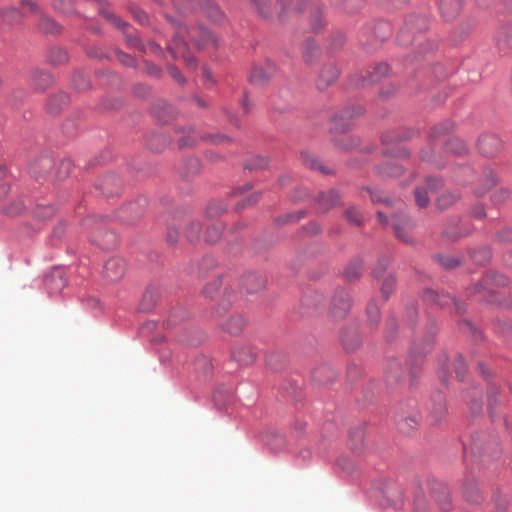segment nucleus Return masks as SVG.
Returning <instances> with one entry per match:
<instances>
[{"instance_id":"nucleus-29","label":"nucleus","mask_w":512,"mask_h":512,"mask_svg":"<svg viewBox=\"0 0 512 512\" xmlns=\"http://www.w3.org/2000/svg\"><path fill=\"white\" fill-rule=\"evenodd\" d=\"M246 321L242 315L234 314L223 324V329L230 334H239L245 327Z\"/></svg>"},{"instance_id":"nucleus-18","label":"nucleus","mask_w":512,"mask_h":512,"mask_svg":"<svg viewBox=\"0 0 512 512\" xmlns=\"http://www.w3.org/2000/svg\"><path fill=\"white\" fill-rule=\"evenodd\" d=\"M419 415L414 412L412 415H406L404 412L399 414L396 419L398 430L401 433L409 434L419 425Z\"/></svg>"},{"instance_id":"nucleus-28","label":"nucleus","mask_w":512,"mask_h":512,"mask_svg":"<svg viewBox=\"0 0 512 512\" xmlns=\"http://www.w3.org/2000/svg\"><path fill=\"white\" fill-rule=\"evenodd\" d=\"M232 357L241 365H249L254 362L256 353L251 347L243 346L236 348L232 353Z\"/></svg>"},{"instance_id":"nucleus-38","label":"nucleus","mask_w":512,"mask_h":512,"mask_svg":"<svg viewBox=\"0 0 512 512\" xmlns=\"http://www.w3.org/2000/svg\"><path fill=\"white\" fill-rule=\"evenodd\" d=\"M32 83L38 90H44L52 83V77L50 74L36 71L32 76Z\"/></svg>"},{"instance_id":"nucleus-25","label":"nucleus","mask_w":512,"mask_h":512,"mask_svg":"<svg viewBox=\"0 0 512 512\" xmlns=\"http://www.w3.org/2000/svg\"><path fill=\"white\" fill-rule=\"evenodd\" d=\"M454 123L450 120H445L433 126L430 130L429 139L432 143L441 140L442 137L453 131Z\"/></svg>"},{"instance_id":"nucleus-57","label":"nucleus","mask_w":512,"mask_h":512,"mask_svg":"<svg viewBox=\"0 0 512 512\" xmlns=\"http://www.w3.org/2000/svg\"><path fill=\"white\" fill-rule=\"evenodd\" d=\"M349 437L351 441V449L358 451L363 445V431L361 429L352 431L350 432Z\"/></svg>"},{"instance_id":"nucleus-59","label":"nucleus","mask_w":512,"mask_h":512,"mask_svg":"<svg viewBox=\"0 0 512 512\" xmlns=\"http://www.w3.org/2000/svg\"><path fill=\"white\" fill-rule=\"evenodd\" d=\"M368 322L371 326H377L379 321V308L374 303H369L367 306Z\"/></svg>"},{"instance_id":"nucleus-36","label":"nucleus","mask_w":512,"mask_h":512,"mask_svg":"<svg viewBox=\"0 0 512 512\" xmlns=\"http://www.w3.org/2000/svg\"><path fill=\"white\" fill-rule=\"evenodd\" d=\"M446 148L455 155H464L468 152L466 143L458 137H452L446 142Z\"/></svg>"},{"instance_id":"nucleus-19","label":"nucleus","mask_w":512,"mask_h":512,"mask_svg":"<svg viewBox=\"0 0 512 512\" xmlns=\"http://www.w3.org/2000/svg\"><path fill=\"white\" fill-rule=\"evenodd\" d=\"M496 45L504 54L512 50V24L500 28L496 36Z\"/></svg>"},{"instance_id":"nucleus-34","label":"nucleus","mask_w":512,"mask_h":512,"mask_svg":"<svg viewBox=\"0 0 512 512\" xmlns=\"http://www.w3.org/2000/svg\"><path fill=\"white\" fill-rule=\"evenodd\" d=\"M264 442L274 451H279L285 447L286 440L282 434L277 431H271L266 434Z\"/></svg>"},{"instance_id":"nucleus-15","label":"nucleus","mask_w":512,"mask_h":512,"mask_svg":"<svg viewBox=\"0 0 512 512\" xmlns=\"http://www.w3.org/2000/svg\"><path fill=\"white\" fill-rule=\"evenodd\" d=\"M404 376V370L397 359L388 360L385 368V381L387 385L394 386L400 382Z\"/></svg>"},{"instance_id":"nucleus-13","label":"nucleus","mask_w":512,"mask_h":512,"mask_svg":"<svg viewBox=\"0 0 512 512\" xmlns=\"http://www.w3.org/2000/svg\"><path fill=\"white\" fill-rule=\"evenodd\" d=\"M146 205V199L139 198L137 201L128 204L122 209L120 217L125 221L134 222L143 215Z\"/></svg>"},{"instance_id":"nucleus-2","label":"nucleus","mask_w":512,"mask_h":512,"mask_svg":"<svg viewBox=\"0 0 512 512\" xmlns=\"http://www.w3.org/2000/svg\"><path fill=\"white\" fill-rule=\"evenodd\" d=\"M351 298L342 288L336 289L330 304V313L335 319H343L351 308Z\"/></svg>"},{"instance_id":"nucleus-11","label":"nucleus","mask_w":512,"mask_h":512,"mask_svg":"<svg viewBox=\"0 0 512 512\" xmlns=\"http://www.w3.org/2000/svg\"><path fill=\"white\" fill-rule=\"evenodd\" d=\"M92 241L102 249H113L117 246V236L114 232L98 228L92 234Z\"/></svg>"},{"instance_id":"nucleus-60","label":"nucleus","mask_w":512,"mask_h":512,"mask_svg":"<svg viewBox=\"0 0 512 512\" xmlns=\"http://www.w3.org/2000/svg\"><path fill=\"white\" fill-rule=\"evenodd\" d=\"M365 5V0H342L343 9L348 13H353Z\"/></svg>"},{"instance_id":"nucleus-40","label":"nucleus","mask_w":512,"mask_h":512,"mask_svg":"<svg viewBox=\"0 0 512 512\" xmlns=\"http://www.w3.org/2000/svg\"><path fill=\"white\" fill-rule=\"evenodd\" d=\"M65 283V279L59 273L52 274L45 280V285L51 292L60 291L65 286Z\"/></svg>"},{"instance_id":"nucleus-44","label":"nucleus","mask_w":512,"mask_h":512,"mask_svg":"<svg viewBox=\"0 0 512 512\" xmlns=\"http://www.w3.org/2000/svg\"><path fill=\"white\" fill-rule=\"evenodd\" d=\"M362 271V262L361 261H354L350 263L344 270V277L349 280L353 281L357 279Z\"/></svg>"},{"instance_id":"nucleus-5","label":"nucleus","mask_w":512,"mask_h":512,"mask_svg":"<svg viewBox=\"0 0 512 512\" xmlns=\"http://www.w3.org/2000/svg\"><path fill=\"white\" fill-rule=\"evenodd\" d=\"M126 272V263L121 258L109 259L103 269V276L108 282L120 281Z\"/></svg>"},{"instance_id":"nucleus-51","label":"nucleus","mask_w":512,"mask_h":512,"mask_svg":"<svg viewBox=\"0 0 512 512\" xmlns=\"http://www.w3.org/2000/svg\"><path fill=\"white\" fill-rule=\"evenodd\" d=\"M54 214L55 208L51 205H38L34 210V215L41 220L50 219Z\"/></svg>"},{"instance_id":"nucleus-6","label":"nucleus","mask_w":512,"mask_h":512,"mask_svg":"<svg viewBox=\"0 0 512 512\" xmlns=\"http://www.w3.org/2000/svg\"><path fill=\"white\" fill-rule=\"evenodd\" d=\"M442 185L439 179L429 178L425 186H420L415 189V201L420 208L428 206L430 199L429 195L435 193Z\"/></svg>"},{"instance_id":"nucleus-8","label":"nucleus","mask_w":512,"mask_h":512,"mask_svg":"<svg viewBox=\"0 0 512 512\" xmlns=\"http://www.w3.org/2000/svg\"><path fill=\"white\" fill-rule=\"evenodd\" d=\"M275 74V66L271 62L255 66L250 75V81L255 85L267 83Z\"/></svg>"},{"instance_id":"nucleus-58","label":"nucleus","mask_w":512,"mask_h":512,"mask_svg":"<svg viewBox=\"0 0 512 512\" xmlns=\"http://www.w3.org/2000/svg\"><path fill=\"white\" fill-rule=\"evenodd\" d=\"M40 28L45 33H57L60 31L59 25L48 17L41 18Z\"/></svg>"},{"instance_id":"nucleus-31","label":"nucleus","mask_w":512,"mask_h":512,"mask_svg":"<svg viewBox=\"0 0 512 512\" xmlns=\"http://www.w3.org/2000/svg\"><path fill=\"white\" fill-rule=\"evenodd\" d=\"M265 283V279L257 274H249L242 280L243 287L249 293H253L264 288Z\"/></svg>"},{"instance_id":"nucleus-64","label":"nucleus","mask_w":512,"mask_h":512,"mask_svg":"<svg viewBox=\"0 0 512 512\" xmlns=\"http://www.w3.org/2000/svg\"><path fill=\"white\" fill-rule=\"evenodd\" d=\"M185 176H191L196 174L200 169V162L196 158H189L185 161Z\"/></svg>"},{"instance_id":"nucleus-10","label":"nucleus","mask_w":512,"mask_h":512,"mask_svg":"<svg viewBox=\"0 0 512 512\" xmlns=\"http://www.w3.org/2000/svg\"><path fill=\"white\" fill-rule=\"evenodd\" d=\"M393 228L395 231V235L399 240L405 243H412V236L410 235L412 224L411 221L406 216H394Z\"/></svg>"},{"instance_id":"nucleus-46","label":"nucleus","mask_w":512,"mask_h":512,"mask_svg":"<svg viewBox=\"0 0 512 512\" xmlns=\"http://www.w3.org/2000/svg\"><path fill=\"white\" fill-rule=\"evenodd\" d=\"M471 259L479 265L486 264L491 258V251L488 248H480L471 252Z\"/></svg>"},{"instance_id":"nucleus-20","label":"nucleus","mask_w":512,"mask_h":512,"mask_svg":"<svg viewBox=\"0 0 512 512\" xmlns=\"http://www.w3.org/2000/svg\"><path fill=\"white\" fill-rule=\"evenodd\" d=\"M106 17L117 27L119 28H123V29H126L125 30V34H126V41L128 43V45L132 48H135V49H138L140 51H143L144 50V46L142 44V42L139 40V38L136 36V35H132L131 33V29L129 28V26L126 24V23H123L117 16L115 15H112V14H107Z\"/></svg>"},{"instance_id":"nucleus-35","label":"nucleus","mask_w":512,"mask_h":512,"mask_svg":"<svg viewBox=\"0 0 512 512\" xmlns=\"http://www.w3.org/2000/svg\"><path fill=\"white\" fill-rule=\"evenodd\" d=\"M377 172L385 177H398L402 174L403 169L400 165L387 161L377 167Z\"/></svg>"},{"instance_id":"nucleus-24","label":"nucleus","mask_w":512,"mask_h":512,"mask_svg":"<svg viewBox=\"0 0 512 512\" xmlns=\"http://www.w3.org/2000/svg\"><path fill=\"white\" fill-rule=\"evenodd\" d=\"M439 9L446 20H452L460 12L461 0H440Z\"/></svg>"},{"instance_id":"nucleus-4","label":"nucleus","mask_w":512,"mask_h":512,"mask_svg":"<svg viewBox=\"0 0 512 512\" xmlns=\"http://www.w3.org/2000/svg\"><path fill=\"white\" fill-rule=\"evenodd\" d=\"M479 152L487 157L498 155L503 149V141L496 134H483L478 139Z\"/></svg>"},{"instance_id":"nucleus-26","label":"nucleus","mask_w":512,"mask_h":512,"mask_svg":"<svg viewBox=\"0 0 512 512\" xmlns=\"http://www.w3.org/2000/svg\"><path fill=\"white\" fill-rule=\"evenodd\" d=\"M424 300L429 303L437 304L438 306L445 307L450 304H455V299L449 294H438L434 290H426L424 292Z\"/></svg>"},{"instance_id":"nucleus-37","label":"nucleus","mask_w":512,"mask_h":512,"mask_svg":"<svg viewBox=\"0 0 512 512\" xmlns=\"http://www.w3.org/2000/svg\"><path fill=\"white\" fill-rule=\"evenodd\" d=\"M338 466L340 469L350 476H356L358 474V465L354 459L348 456H342L338 459Z\"/></svg>"},{"instance_id":"nucleus-49","label":"nucleus","mask_w":512,"mask_h":512,"mask_svg":"<svg viewBox=\"0 0 512 512\" xmlns=\"http://www.w3.org/2000/svg\"><path fill=\"white\" fill-rule=\"evenodd\" d=\"M200 230H201V226L198 222H195V221H191L189 222V224L186 226V229H185V232H184V235L186 237V239L190 242H194L196 240L199 239V236H200Z\"/></svg>"},{"instance_id":"nucleus-48","label":"nucleus","mask_w":512,"mask_h":512,"mask_svg":"<svg viewBox=\"0 0 512 512\" xmlns=\"http://www.w3.org/2000/svg\"><path fill=\"white\" fill-rule=\"evenodd\" d=\"M268 165V160L265 157L262 156H254L249 158L245 162V168L248 170H261L266 168Z\"/></svg>"},{"instance_id":"nucleus-43","label":"nucleus","mask_w":512,"mask_h":512,"mask_svg":"<svg viewBox=\"0 0 512 512\" xmlns=\"http://www.w3.org/2000/svg\"><path fill=\"white\" fill-rule=\"evenodd\" d=\"M464 496L467 501L479 504L482 502V494L478 486L476 485H469L464 490Z\"/></svg>"},{"instance_id":"nucleus-45","label":"nucleus","mask_w":512,"mask_h":512,"mask_svg":"<svg viewBox=\"0 0 512 512\" xmlns=\"http://www.w3.org/2000/svg\"><path fill=\"white\" fill-rule=\"evenodd\" d=\"M48 60L55 65L63 64L68 61L67 52L61 48H52L48 55Z\"/></svg>"},{"instance_id":"nucleus-22","label":"nucleus","mask_w":512,"mask_h":512,"mask_svg":"<svg viewBox=\"0 0 512 512\" xmlns=\"http://www.w3.org/2000/svg\"><path fill=\"white\" fill-rule=\"evenodd\" d=\"M170 138L163 133H152L146 140L148 149L153 152H162L170 144Z\"/></svg>"},{"instance_id":"nucleus-14","label":"nucleus","mask_w":512,"mask_h":512,"mask_svg":"<svg viewBox=\"0 0 512 512\" xmlns=\"http://www.w3.org/2000/svg\"><path fill=\"white\" fill-rule=\"evenodd\" d=\"M191 33V38L199 49H206L209 47H216L217 41L215 36L206 28L194 29Z\"/></svg>"},{"instance_id":"nucleus-42","label":"nucleus","mask_w":512,"mask_h":512,"mask_svg":"<svg viewBox=\"0 0 512 512\" xmlns=\"http://www.w3.org/2000/svg\"><path fill=\"white\" fill-rule=\"evenodd\" d=\"M253 9L262 17L271 16V2L269 0H252Z\"/></svg>"},{"instance_id":"nucleus-3","label":"nucleus","mask_w":512,"mask_h":512,"mask_svg":"<svg viewBox=\"0 0 512 512\" xmlns=\"http://www.w3.org/2000/svg\"><path fill=\"white\" fill-rule=\"evenodd\" d=\"M363 113L364 109L362 106L359 105L347 108L334 116V118L332 119L331 129L334 130L335 132L344 133L348 131L350 128L349 120L356 116H360Z\"/></svg>"},{"instance_id":"nucleus-62","label":"nucleus","mask_w":512,"mask_h":512,"mask_svg":"<svg viewBox=\"0 0 512 512\" xmlns=\"http://www.w3.org/2000/svg\"><path fill=\"white\" fill-rule=\"evenodd\" d=\"M396 280L393 276L389 275L383 280V283L381 285V292L382 295L385 298H388V296L393 292L395 288Z\"/></svg>"},{"instance_id":"nucleus-17","label":"nucleus","mask_w":512,"mask_h":512,"mask_svg":"<svg viewBox=\"0 0 512 512\" xmlns=\"http://www.w3.org/2000/svg\"><path fill=\"white\" fill-rule=\"evenodd\" d=\"M53 165L54 161L50 156H42L31 164L30 171L35 177L45 178L50 175Z\"/></svg>"},{"instance_id":"nucleus-55","label":"nucleus","mask_w":512,"mask_h":512,"mask_svg":"<svg viewBox=\"0 0 512 512\" xmlns=\"http://www.w3.org/2000/svg\"><path fill=\"white\" fill-rule=\"evenodd\" d=\"M489 512H507V499L497 495L492 499Z\"/></svg>"},{"instance_id":"nucleus-50","label":"nucleus","mask_w":512,"mask_h":512,"mask_svg":"<svg viewBox=\"0 0 512 512\" xmlns=\"http://www.w3.org/2000/svg\"><path fill=\"white\" fill-rule=\"evenodd\" d=\"M385 154L396 159H403L409 157V151L402 145L396 144L385 149Z\"/></svg>"},{"instance_id":"nucleus-16","label":"nucleus","mask_w":512,"mask_h":512,"mask_svg":"<svg viewBox=\"0 0 512 512\" xmlns=\"http://www.w3.org/2000/svg\"><path fill=\"white\" fill-rule=\"evenodd\" d=\"M120 178L114 174H108L102 177L98 182V188L106 196L117 194L121 188Z\"/></svg>"},{"instance_id":"nucleus-33","label":"nucleus","mask_w":512,"mask_h":512,"mask_svg":"<svg viewBox=\"0 0 512 512\" xmlns=\"http://www.w3.org/2000/svg\"><path fill=\"white\" fill-rule=\"evenodd\" d=\"M69 102V97L65 93H59L49 99L47 109L51 114H57Z\"/></svg>"},{"instance_id":"nucleus-56","label":"nucleus","mask_w":512,"mask_h":512,"mask_svg":"<svg viewBox=\"0 0 512 512\" xmlns=\"http://www.w3.org/2000/svg\"><path fill=\"white\" fill-rule=\"evenodd\" d=\"M221 235H222L221 228L213 225V226H210L207 228V230L205 232V240H206V242L213 244L221 238Z\"/></svg>"},{"instance_id":"nucleus-52","label":"nucleus","mask_w":512,"mask_h":512,"mask_svg":"<svg viewBox=\"0 0 512 512\" xmlns=\"http://www.w3.org/2000/svg\"><path fill=\"white\" fill-rule=\"evenodd\" d=\"M389 65L386 63H380L373 68V72L370 73V83L377 82L382 77L388 75Z\"/></svg>"},{"instance_id":"nucleus-41","label":"nucleus","mask_w":512,"mask_h":512,"mask_svg":"<svg viewBox=\"0 0 512 512\" xmlns=\"http://www.w3.org/2000/svg\"><path fill=\"white\" fill-rule=\"evenodd\" d=\"M72 169V163L69 159L61 160L55 170V175L53 178L58 181H62L66 179Z\"/></svg>"},{"instance_id":"nucleus-47","label":"nucleus","mask_w":512,"mask_h":512,"mask_svg":"<svg viewBox=\"0 0 512 512\" xmlns=\"http://www.w3.org/2000/svg\"><path fill=\"white\" fill-rule=\"evenodd\" d=\"M459 195L452 192H444L436 200L437 206L440 209H446L457 201Z\"/></svg>"},{"instance_id":"nucleus-39","label":"nucleus","mask_w":512,"mask_h":512,"mask_svg":"<svg viewBox=\"0 0 512 512\" xmlns=\"http://www.w3.org/2000/svg\"><path fill=\"white\" fill-rule=\"evenodd\" d=\"M484 176V184L483 188H479L475 191L477 196H481L485 194L488 190H490L496 184L495 173L492 169L487 168L483 171Z\"/></svg>"},{"instance_id":"nucleus-54","label":"nucleus","mask_w":512,"mask_h":512,"mask_svg":"<svg viewBox=\"0 0 512 512\" xmlns=\"http://www.w3.org/2000/svg\"><path fill=\"white\" fill-rule=\"evenodd\" d=\"M3 21L8 24L18 23L22 18V13L15 8H10L2 13Z\"/></svg>"},{"instance_id":"nucleus-32","label":"nucleus","mask_w":512,"mask_h":512,"mask_svg":"<svg viewBox=\"0 0 512 512\" xmlns=\"http://www.w3.org/2000/svg\"><path fill=\"white\" fill-rule=\"evenodd\" d=\"M301 159L303 161V164L310 169L319 170L321 173L326 175L332 173V171L329 168L325 167L316 156L309 152H303L301 154Z\"/></svg>"},{"instance_id":"nucleus-9","label":"nucleus","mask_w":512,"mask_h":512,"mask_svg":"<svg viewBox=\"0 0 512 512\" xmlns=\"http://www.w3.org/2000/svg\"><path fill=\"white\" fill-rule=\"evenodd\" d=\"M339 76V69L334 64H327L321 69L318 78L316 79V86L319 90H325L332 85Z\"/></svg>"},{"instance_id":"nucleus-61","label":"nucleus","mask_w":512,"mask_h":512,"mask_svg":"<svg viewBox=\"0 0 512 512\" xmlns=\"http://www.w3.org/2000/svg\"><path fill=\"white\" fill-rule=\"evenodd\" d=\"M24 209V204L21 200H15L10 203L9 206L3 209V212L9 216H15L20 214Z\"/></svg>"},{"instance_id":"nucleus-30","label":"nucleus","mask_w":512,"mask_h":512,"mask_svg":"<svg viewBox=\"0 0 512 512\" xmlns=\"http://www.w3.org/2000/svg\"><path fill=\"white\" fill-rule=\"evenodd\" d=\"M280 7L278 13L279 19L284 22L292 15H296L300 11V7L294 4V0H277Z\"/></svg>"},{"instance_id":"nucleus-23","label":"nucleus","mask_w":512,"mask_h":512,"mask_svg":"<svg viewBox=\"0 0 512 512\" xmlns=\"http://www.w3.org/2000/svg\"><path fill=\"white\" fill-rule=\"evenodd\" d=\"M447 410L445 405L444 397L441 395L437 396V399L433 402L430 413L429 420L431 424H437L446 416Z\"/></svg>"},{"instance_id":"nucleus-12","label":"nucleus","mask_w":512,"mask_h":512,"mask_svg":"<svg viewBox=\"0 0 512 512\" xmlns=\"http://www.w3.org/2000/svg\"><path fill=\"white\" fill-rule=\"evenodd\" d=\"M383 496L395 507L401 506L404 501L403 488L392 481H387L382 488Z\"/></svg>"},{"instance_id":"nucleus-53","label":"nucleus","mask_w":512,"mask_h":512,"mask_svg":"<svg viewBox=\"0 0 512 512\" xmlns=\"http://www.w3.org/2000/svg\"><path fill=\"white\" fill-rule=\"evenodd\" d=\"M345 217H346L347 221H349L350 223L355 224V225H360L363 220V215H362L361 211L354 206L349 207L346 210Z\"/></svg>"},{"instance_id":"nucleus-7","label":"nucleus","mask_w":512,"mask_h":512,"mask_svg":"<svg viewBox=\"0 0 512 512\" xmlns=\"http://www.w3.org/2000/svg\"><path fill=\"white\" fill-rule=\"evenodd\" d=\"M432 496L442 512H450L452 510V499L450 490L443 484H436L432 488Z\"/></svg>"},{"instance_id":"nucleus-27","label":"nucleus","mask_w":512,"mask_h":512,"mask_svg":"<svg viewBox=\"0 0 512 512\" xmlns=\"http://www.w3.org/2000/svg\"><path fill=\"white\" fill-rule=\"evenodd\" d=\"M320 48L313 39H307L303 44V59L307 64H313L320 57Z\"/></svg>"},{"instance_id":"nucleus-21","label":"nucleus","mask_w":512,"mask_h":512,"mask_svg":"<svg viewBox=\"0 0 512 512\" xmlns=\"http://www.w3.org/2000/svg\"><path fill=\"white\" fill-rule=\"evenodd\" d=\"M316 201L318 211L324 213L337 205L339 196L335 190L331 189L327 192L319 193Z\"/></svg>"},{"instance_id":"nucleus-63","label":"nucleus","mask_w":512,"mask_h":512,"mask_svg":"<svg viewBox=\"0 0 512 512\" xmlns=\"http://www.w3.org/2000/svg\"><path fill=\"white\" fill-rule=\"evenodd\" d=\"M429 508V503L425 495L417 494L414 499V511L426 512Z\"/></svg>"},{"instance_id":"nucleus-1","label":"nucleus","mask_w":512,"mask_h":512,"mask_svg":"<svg viewBox=\"0 0 512 512\" xmlns=\"http://www.w3.org/2000/svg\"><path fill=\"white\" fill-rule=\"evenodd\" d=\"M471 451L475 456L495 458L499 454V442L495 435L478 433L472 438Z\"/></svg>"}]
</instances>
